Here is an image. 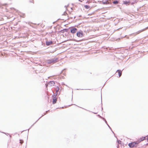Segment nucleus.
I'll return each instance as SVG.
<instances>
[{"label":"nucleus","instance_id":"obj_33","mask_svg":"<svg viewBox=\"0 0 148 148\" xmlns=\"http://www.w3.org/2000/svg\"><path fill=\"white\" fill-rule=\"evenodd\" d=\"M29 2L30 3H34V1H29Z\"/></svg>","mask_w":148,"mask_h":148},{"label":"nucleus","instance_id":"obj_22","mask_svg":"<svg viewBox=\"0 0 148 148\" xmlns=\"http://www.w3.org/2000/svg\"><path fill=\"white\" fill-rule=\"evenodd\" d=\"M67 15V13L66 12V11H65L63 14L62 15Z\"/></svg>","mask_w":148,"mask_h":148},{"label":"nucleus","instance_id":"obj_24","mask_svg":"<svg viewBox=\"0 0 148 148\" xmlns=\"http://www.w3.org/2000/svg\"><path fill=\"white\" fill-rule=\"evenodd\" d=\"M101 110H103V108L102 107V95L101 94Z\"/></svg>","mask_w":148,"mask_h":148},{"label":"nucleus","instance_id":"obj_34","mask_svg":"<svg viewBox=\"0 0 148 148\" xmlns=\"http://www.w3.org/2000/svg\"><path fill=\"white\" fill-rule=\"evenodd\" d=\"M72 40L75 41H76L75 39H73Z\"/></svg>","mask_w":148,"mask_h":148},{"label":"nucleus","instance_id":"obj_44","mask_svg":"<svg viewBox=\"0 0 148 148\" xmlns=\"http://www.w3.org/2000/svg\"><path fill=\"white\" fill-rule=\"evenodd\" d=\"M65 35L66 36H67L66 34H65Z\"/></svg>","mask_w":148,"mask_h":148},{"label":"nucleus","instance_id":"obj_25","mask_svg":"<svg viewBox=\"0 0 148 148\" xmlns=\"http://www.w3.org/2000/svg\"><path fill=\"white\" fill-rule=\"evenodd\" d=\"M107 126H108V127H109V129L111 130V131H112V129L111 128V127H110V126L108 124V123H107Z\"/></svg>","mask_w":148,"mask_h":148},{"label":"nucleus","instance_id":"obj_18","mask_svg":"<svg viewBox=\"0 0 148 148\" xmlns=\"http://www.w3.org/2000/svg\"><path fill=\"white\" fill-rule=\"evenodd\" d=\"M116 138L117 141V142L118 144H121V141L120 140H118L117 137Z\"/></svg>","mask_w":148,"mask_h":148},{"label":"nucleus","instance_id":"obj_38","mask_svg":"<svg viewBox=\"0 0 148 148\" xmlns=\"http://www.w3.org/2000/svg\"><path fill=\"white\" fill-rule=\"evenodd\" d=\"M70 18H73V17H70V18H67V19H69Z\"/></svg>","mask_w":148,"mask_h":148},{"label":"nucleus","instance_id":"obj_3","mask_svg":"<svg viewBox=\"0 0 148 148\" xmlns=\"http://www.w3.org/2000/svg\"><path fill=\"white\" fill-rule=\"evenodd\" d=\"M146 137V136H142L138 140L135 141L136 145H137V147L138 146V144L140 143V142L145 139Z\"/></svg>","mask_w":148,"mask_h":148},{"label":"nucleus","instance_id":"obj_4","mask_svg":"<svg viewBox=\"0 0 148 148\" xmlns=\"http://www.w3.org/2000/svg\"><path fill=\"white\" fill-rule=\"evenodd\" d=\"M147 28H148V27H146V28H145L143 29H142L141 30H139L138 32H136L135 33H134L132 34H130V36L133 35L134 36H135L136 35L138 34H139V33H140L145 30Z\"/></svg>","mask_w":148,"mask_h":148},{"label":"nucleus","instance_id":"obj_11","mask_svg":"<svg viewBox=\"0 0 148 148\" xmlns=\"http://www.w3.org/2000/svg\"><path fill=\"white\" fill-rule=\"evenodd\" d=\"M124 69H123L122 70H121L120 69H118L116 71V72H117L118 74L119 77H120L122 73V71Z\"/></svg>","mask_w":148,"mask_h":148},{"label":"nucleus","instance_id":"obj_5","mask_svg":"<svg viewBox=\"0 0 148 148\" xmlns=\"http://www.w3.org/2000/svg\"><path fill=\"white\" fill-rule=\"evenodd\" d=\"M128 145L131 148L133 147H137V145H136L135 141L129 143L128 144Z\"/></svg>","mask_w":148,"mask_h":148},{"label":"nucleus","instance_id":"obj_15","mask_svg":"<svg viewBox=\"0 0 148 148\" xmlns=\"http://www.w3.org/2000/svg\"><path fill=\"white\" fill-rule=\"evenodd\" d=\"M102 2V3L104 5H106L108 4L107 0H105V1H103Z\"/></svg>","mask_w":148,"mask_h":148},{"label":"nucleus","instance_id":"obj_48","mask_svg":"<svg viewBox=\"0 0 148 148\" xmlns=\"http://www.w3.org/2000/svg\"><path fill=\"white\" fill-rule=\"evenodd\" d=\"M17 24H18V23H16V25H17Z\"/></svg>","mask_w":148,"mask_h":148},{"label":"nucleus","instance_id":"obj_30","mask_svg":"<svg viewBox=\"0 0 148 148\" xmlns=\"http://www.w3.org/2000/svg\"><path fill=\"white\" fill-rule=\"evenodd\" d=\"M71 40L70 39L69 40L68 39V40H65V41H64V42H66V41H69V40Z\"/></svg>","mask_w":148,"mask_h":148},{"label":"nucleus","instance_id":"obj_7","mask_svg":"<svg viewBox=\"0 0 148 148\" xmlns=\"http://www.w3.org/2000/svg\"><path fill=\"white\" fill-rule=\"evenodd\" d=\"M71 27H70L69 28H65L63 29H62L61 30L58 31V33L60 34V33H64L65 32H68L69 29L70 28H71Z\"/></svg>","mask_w":148,"mask_h":148},{"label":"nucleus","instance_id":"obj_49","mask_svg":"<svg viewBox=\"0 0 148 148\" xmlns=\"http://www.w3.org/2000/svg\"><path fill=\"white\" fill-rule=\"evenodd\" d=\"M28 133H29V131H28Z\"/></svg>","mask_w":148,"mask_h":148},{"label":"nucleus","instance_id":"obj_14","mask_svg":"<svg viewBox=\"0 0 148 148\" xmlns=\"http://www.w3.org/2000/svg\"><path fill=\"white\" fill-rule=\"evenodd\" d=\"M56 92L55 94H54V95H55L56 96L58 94V92L60 89V88L58 86H57L56 87Z\"/></svg>","mask_w":148,"mask_h":148},{"label":"nucleus","instance_id":"obj_32","mask_svg":"<svg viewBox=\"0 0 148 148\" xmlns=\"http://www.w3.org/2000/svg\"><path fill=\"white\" fill-rule=\"evenodd\" d=\"M62 85H66V86H66V85L64 83V82H62Z\"/></svg>","mask_w":148,"mask_h":148},{"label":"nucleus","instance_id":"obj_37","mask_svg":"<svg viewBox=\"0 0 148 148\" xmlns=\"http://www.w3.org/2000/svg\"><path fill=\"white\" fill-rule=\"evenodd\" d=\"M60 19H61V20H64V19H60V18H59V19H58V20H60Z\"/></svg>","mask_w":148,"mask_h":148},{"label":"nucleus","instance_id":"obj_10","mask_svg":"<svg viewBox=\"0 0 148 148\" xmlns=\"http://www.w3.org/2000/svg\"><path fill=\"white\" fill-rule=\"evenodd\" d=\"M131 3V1H123V3L126 5H129Z\"/></svg>","mask_w":148,"mask_h":148},{"label":"nucleus","instance_id":"obj_47","mask_svg":"<svg viewBox=\"0 0 148 148\" xmlns=\"http://www.w3.org/2000/svg\"><path fill=\"white\" fill-rule=\"evenodd\" d=\"M71 105H72V104H71V105H69V106H71Z\"/></svg>","mask_w":148,"mask_h":148},{"label":"nucleus","instance_id":"obj_39","mask_svg":"<svg viewBox=\"0 0 148 148\" xmlns=\"http://www.w3.org/2000/svg\"><path fill=\"white\" fill-rule=\"evenodd\" d=\"M147 141H148V136H147Z\"/></svg>","mask_w":148,"mask_h":148},{"label":"nucleus","instance_id":"obj_35","mask_svg":"<svg viewBox=\"0 0 148 148\" xmlns=\"http://www.w3.org/2000/svg\"><path fill=\"white\" fill-rule=\"evenodd\" d=\"M2 133H4V134H6V135H7V134H8L7 133H5L4 132H2Z\"/></svg>","mask_w":148,"mask_h":148},{"label":"nucleus","instance_id":"obj_40","mask_svg":"<svg viewBox=\"0 0 148 148\" xmlns=\"http://www.w3.org/2000/svg\"><path fill=\"white\" fill-rule=\"evenodd\" d=\"M60 94V92H59V93H58V95H59Z\"/></svg>","mask_w":148,"mask_h":148},{"label":"nucleus","instance_id":"obj_12","mask_svg":"<svg viewBox=\"0 0 148 148\" xmlns=\"http://www.w3.org/2000/svg\"><path fill=\"white\" fill-rule=\"evenodd\" d=\"M55 82H55L54 81H50L48 83V84L50 85V86H54L55 84Z\"/></svg>","mask_w":148,"mask_h":148},{"label":"nucleus","instance_id":"obj_46","mask_svg":"<svg viewBox=\"0 0 148 148\" xmlns=\"http://www.w3.org/2000/svg\"><path fill=\"white\" fill-rule=\"evenodd\" d=\"M75 18V16L74 17V18Z\"/></svg>","mask_w":148,"mask_h":148},{"label":"nucleus","instance_id":"obj_50","mask_svg":"<svg viewBox=\"0 0 148 148\" xmlns=\"http://www.w3.org/2000/svg\"><path fill=\"white\" fill-rule=\"evenodd\" d=\"M27 138H28V136H27Z\"/></svg>","mask_w":148,"mask_h":148},{"label":"nucleus","instance_id":"obj_19","mask_svg":"<svg viewBox=\"0 0 148 148\" xmlns=\"http://www.w3.org/2000/svg\"><path fill=\"white\" fill-rule=\"evenodd\" d=\"M102 119L105 121L106 124L108 123L107 121L106 120V119L104 118H102Z\"/></svg>","mask_w":148,"mask_h":148},{"label":"nucleus","instance_id":"obj_17","mask_svg":"<svg viewBox=\"0 0 148 148\" xmlns=\"http://www.w3.org/2000/svg\"><path fill=\"white\" fill-rule=\"evenodd\" d=\"M84 7L86 9H88L90 8V6L89 5H84Z\"/></svg>","mask_w":148,"mask_h":148},{"label":"nucleus","instance_id":"obj_51","mask_svg":"<svg viewBox=\"0 0 148 148\" xmlns=\"http://www.w3.org/2000/svg\"><path fill=\"white\" fill-rule=\"evenodd\" d=\"M32 0V1H34V0Z\"/></svg>","mask_w":148,"mask_h":148},{"label":"nucleus","instance_id":"obj_2","mask_svg":"<svg viewBox=\"0 0 148 148\" xmlns=\"http://www.w3.org/2000/svg\"><path fill=\"white\" fill-rule=\"evenodd\" d=\"M76 36L79 37H82L84 36V34L83 32L81 30L77 31L76 34Z\"/></svg>","mask_w":148,"mask_h":148},{"label":"nucleus","instance_id":"obj_16","mask_svg":"<svg viewBox=\"0 0 148 148\" xmlns=\"http://www.w3.org/2000/svg\"><path fill=\"white\" fill-rule=\"evenodd\" d=\"M119 3V2L118 1L116 0L114 1L113 2V3L114 4H118Z\"/></svg>","mask_w":148,"mask_h":148},{"label":"nucleus","instance_id":"obj_21","mask_svg":"<svg viewBox=\"0 0 148 148\" xmlns=\"http://www.w3.org/2000/svg\"><path fill=\"white\" fill-rule=\"evenodd\" d=\"M65 69H64L63 70H62L61 73H63V74L64 75H65L66 74L65 73H63V71H64V70H65Z\"/></svg>","mask_w":148,"mask_h":148},{"label":"nucleus","instance_id":"obj_13","mask_svg":"<svg viewBox=\"0 0 148 148\" xmlns=\"http://www.w3.org/2000/svg\"><path fill=\"white\" fill-rule=\"evenodd\" d=\"M53 42L52 41H46V44L47 46H49L52 44Z\"/></svg>","mask_w":148,"mask_h":148},{"label":"nucleus","instance_id":"obj_9","mask_svg":"<svg viewBox=\"0 0 148 148\" xmlns=\"http://www.w3.org/2000/svg\"><path fill=\"white\" fill-rule=\"evenodd\" d=\"M77 30L76 28L74 27H72L70 29V32L72 34L75 33Z\"/></svg>","mask_w":148,"mask_h":148},{"label":"nucleus","instance_id":"obj_8","mask_svg":"<svg viewBox=\"0 0 148 148\" xmlns=\"http://www.w3.org/2000/svg\"><path fill=\"white\" fill-rule=\"evenodd\" d=\"M49 110H48L47 111H46L45 112V113L43 115H42V116H41L40 118H39V119L36 121L35 123H34L33 125H32L30 127L28 130H29V129H30L32 126H33L34 124H35L37 122V121L41 118L43 116L45 115L46 114H47V112H49Z\"/></svg>","mask_w":148,"mask_h":148},{"label":"nucleus","instance_id":"obj_27","mask_svg":"<svg viewBox=\"0 0 148 148\" xmlns=\"http://www.w3.org/2000/svg\"><path fill=\"white\" fill-rule=\"evenodd\" d=\"M97 116L99 117L102 119V118H103V117H101L99 114H98L97 115Z\"/></svg>","mask_w":148,"mask_h":148},{"label":"nucleus","instance_id":"obj_42","mask_svg":"<svg viewBox=\"0 0 148 148\" xmlns=\"http://www.w3.org/2000/svg\"><path fill=\"white\" fill-rule=\"evenodd\" d=\"M12 8L14 9V10H16L14 8Z\"/></svg>","mask_w":148,"mask_h":148},{"label":"nucleus","instance_id":"obj_20","mask_svg":"<svg viewBox=\"0 0 148 148\" xmlns=\"http://www.w3.org/2000/svg\"><path fill=\"white\" fill-rule=\"evenodd\" d=\"M83 108V109H84V110H87V111H89V112H92V113H94V114H97V112H92L91 111H89V110H86V109H84V108Z\"/></svg>","mask_w":148,"mask_h":148},{"label":"nucleus","instance_id":"obj_26","mask_svg":"<svg viewBox=\"0 0 148 148\" xmlns=\"http://www.w3.org/2000/svg\"><path fill=\"white\" fill-rule=\"evenodd\" d=\"M77 90H90V89H77Z\"/></svg>","mask_w":148,"mask_h":148},{"label":"nucleus","instance_id":"obj_36","mask_svg":"<svg viewBox=\"0 0 148 148\" xmlns=\"http://www.w3.org/2000/svg\"><path fill=\"white\" fill-rule=\"evenodd\" d=\"M62 79H64V76H62Z\"/></svg>","mask_w":148,"mask_h":148},{"label":"nucleus","instance_id":"obj_43","mask_svg":"<svg viewBox=\"0 0 148 148\" xmlns=\"http://www.w3.org/2000/svg\"><path fill=\"white\" fill-rule=\"evenodd\" d=\"M26 130H23V131L21 132V133H22V132H23V131H26Z\"/></svg>","mask_w":148,"mask_h":148},{"label":"nucleus","instance_id":"obj_31","mask_svg":"<svg viewBox=\"0 0 148 148\" xmlns=\"http://www.w3.org/2000/svg\"><path fill=\"white\" fill-rule=\"evenodd\" d=\"M64 108V107H60V108H56V109H59V108Z\"/></svg>","mask_w":148,"mask_h":148},{"label":"nucleus","instance_id":"obj_41","mask_svg":"<svg viewBox=\"0 0 148 148\" xmlns=\"http://www.w3.org/2000/svg\"><path fill=\"white\" fill-rule=\"evenodd\" d=\"M81 17V15H80L79 16V17Z\"/></svg>","mask_w":148,"mask_h":148},{"label":"nucleus","instance_id":"obj_45","mask_svg":"<svg viewBox=\"0 0 148 148\" xmlns=\"http://www.w3.org/2000/svg\"><path fill=\"white\" fill-rule=\"evenodd\" d=\"M79 1H80V2H82V1L81 0H79Z\"/></svg>","mask_w":148,"mask_h":148},{"label":"nucleus","instance_id":"obj_23","mask_svg":"<svg viewBox=\"0 0 148 148\" xmlns=\"http://www.w3.org/2000/svg\"><path fill=\"white\" fill-rule=\"evenodd\" d=\"M20 143L21 144H22L23 142V140H20Z\"/></svg>","mask_w":148,"mask_h":148},{"label":"nucleus","instance_id":"obj_28","mask_svg":"<svg viewBox=\"0 0 148 148\" xmlns=\"http://www.w3.org/2000/svg\"><path fill=\"white\" fill-rule=\"evenodd\" d=\"M111 131L112 132V133L114 134V136H115V137L116 138V136L115 135V134L112 131H112Z\"/></svg>","mask_w":148,"mask_h":148},{"label":"nucleus","instance_id":"obj_29","mask_svg":"<svg viewBox=\"0 0 148 148\" xmlns=\"http://www.w3.org/2000/svg\"><path fill=\"white\" fill-rule=\"evenodd\" d=\"M134 2H131V3H130V4L132 5H133L134 4Z\"/></svg>","mask_w":148,"mask_h":148},{"label":"nucleus","instance_id":"obj_6","mask_svg":"<svg viewBox=\"0 0 148 148\" xmlns=\"http://www.w3.org/2000/svg\"><path fill=\"white\" fill-rule=\"evenodd\" d=\"M52 99L53 100L52 103L53 104H55L57 102V98L56 96L53 94L52 96Z\"/></svg>","mask_w":148,"mask_h":148},{"label":"nucleus","instance_id":"obj_1","mask_svg":"<svg viewBox=\"0 0 148 148\" xmlns=\"http://www.w3.org/2000/svg\"><path fill=\"white\" fill-rule=\"evenodd\" d=\"M58 58H53L50 59H48L47 60V63L48 64H53L57 62L58 61Z\"/></svg>","mask_w":148,"mask_h":148}]
</instances>
